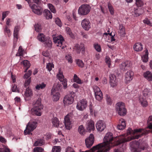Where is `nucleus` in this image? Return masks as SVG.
<instances>
[{
  "label": "nucleus",
  "instance_id": "obj_1",
  "mask_svg": "<svg viewBox=\"0 0 152 152\" xmlns=\"http://www.w3.org/2000/svg\"><path fill=\"white\" fill-rule=\"evenodd\" d=\"M150 132L152 133V130L151 131L145 129H135L133 131L131 129L129 128L127 131V135H129L128 137H125L123 136L118 138H113L112 133L108 132L106 134L104 138L103 142L96 145V150L100 146H102L101 148L102 149L107 147L106 150L110 149L111 147L132 140L138 139Z\"/></svg>",
  "mask_w": 152,
  "mask_h": 152
},
{
  "label": "nucleus",
  "instance_id": "obj_2",
  "mask_svg": "<svg viewBox=\"0 0 152 152\" xmlns=\"http://www.w3.org/2000/svg\"><path fill=\"white\" fill-rule=\"evenodd\" d=\"M43 108V105L41 103V100L38 98L35 102L33 105V108L31 109V114L38 116L41 115V110Z\"/></svg>",
  "mask_w": 152,
  "mask_h": 152
},
{
  "label": "nucleus",
  "instance_id": "obj_3",
  "mask_svg": "<svg viewBox=\"0 0 152 152\" xmlns=\"http://www.w3.org/2000/svg\"><path fill=\"white\" fill-rule=\"evenodd\" d=\"M130 145L132 152H140L142 150H145L147 145L146 143H145L140 145L137 141L136 140L130 142Z\"/></svg>",
  "mask_w": 152,
  "mask_h": 152
},
{
  "label": "nucleus",
  "instance_id": "obj_4",
  "mask_svg": "<svg viewBox=\"0 0 152 152\" xmlns=\"http://www.w3.org/2000/svg\"><path fill=\"white\" fill-rule=\"evenodd\" d=\"M37 122L35 120H31L26 126V129L24 131L25 135L32 134L31 133L36 128L37 125Z\"/></svg>",
  "mask_w": 152,
  "mask_h": 152
},
{
  "label": "nucleus",
  "instance_id": "obj_5",
  "mask_svg": "<svg viewBox=\"0 0 152 152\" xmlns=\"http://www.w3.org/2000/svg\"><path fill=\"white\" fill-rule=\"evenodd\" d=\"M151 91L150 90L148 89L145 88L144 90L143 91V94L145 97L142 96H140L139 98L140 102L143 107H146L147 105V102L146 99L145 97L147 96H149L151 95Z\"/></svg>",
  "mask_w": 152,
  "mask_h": 152
},
{
  "label": "nucleus",
  "instance_id": "obj_6",
  "mask_svg": "<svg viewBox=\"0 0 152 152\" xmlns=\"http://www.w3.org/2000/svg\"><path fill=\"white\" fill-rule=\"evenodd\" d=\"M116 109L119 115L124 116L126 114L127 110L125 104L121 102H118L116 105Z\"/></svg>",
  "mask_w": 152,
  "mask_h": 152
},
{
  "label": "nucleus",
  "instance_id": "obj_7",
  "mask_svg": "<svg viewBox=\"0 0 152 152\" xmlns=\"http://www.w3.org/2000/svg\"><path fill=\"white\" fill-rule=\"evenodd\" d=\"M75 95L74 92H71L69 94L65 96L63 99V103L64 106H68L72 104L74 101V98Z\"/></svg>",
  "mask_w": 152,
  "mask_h": 152
},
{
  "label": "nucleus",
  "instance_id": "obj_8",
  "mask_svg": "<svg viewBox=\"0 0 152 152\" xmlns=\"http://www.w3.org/2000/svg\"><path fill=\"white\" fill-rule=\"evenodd\" d=\"M38 39L40 41L44 42V45L46 47L51 48L52 42L49 38H45V35L42 33L40 34L37 37Z\"/></svg>",
  "mask_w": 152,
  "mask_h": 152
},
{
  "label": "nucleus",
  "instance_id": "obj_9",
  "mask_svg": "<svg viewBox=\"0 0 152 152\" xmlns=\"http://www.w3.org/2000/svg\"><path fill=\"white\" fill-rule=\"evenodd\" d=\"M90 7L87 4H83L80 7L78 10V13L80 15H86L90 11Z\"/></svg>",
  "mask_w": 152,
  "mask_h": 152
},
{
  "label": "nucleus",
  "instance_id": "obj_10",
  "mask_svg": "<svg viewBox=\"0 0 152 152\" xmlns=\"http://www.w3.org/2000/svg\"><path fill=\"white\" fill-rule=\"evenodd\" d=\"M57 76L58 80L62 82L64 88L65 89L67 88V79L64 78L63 72L61 69H59L57 75Z\"/></svg>",
  "mask_w": 152,
  "mask_h": 152
},
{
  "label": "nucleus",
  "instance_id": "obj_11",
  "mask_svg": "<svg viewBox=\"0 0 152 152\" xmlns=\"http://www.w3.org/2000/svg\"><path fill=\"white\" fill-rule=\"evenodd\" d=\"M53 40L54 43L57 46H59L60 48L59 49H63L64 47L63 45V43L64 41V39L62 36L59 35L56 37H54Z\"/></svg>",
  "mask_w": 152,
  "mask_h": 152
},
{
  "label": "nucleus",
  "instance_id": "obj_12",
  "mask_svg": "<svg viewBox=\"0 0 152 152\" xmlns=\"http://www.w3.org/2000/svg\"><path fill=\"white\" fill-rule=\"evenodd\" d=\"M87 106V102L86 99H83L78 102L76 107L80 110L82 111L85 109Z\"/></svg>",
  "mask_w": 152,
  "mask_h": 152
},
{
  "label": "nucleus",
  "instance_id": "obj_13",
  "mask_svg": "<svg viewBox=\"0 0 152 152\" xmlns=\"http://www.w3.org/2000/svg\"><path fill=\"white\" fill-rule=\"evenodd\" d=\"M30 6L32 9L33 12L34 13L39 15H42L43 10L41 7L37 6L35 4H33L31 6V5H30Z\"/></svg>",
  "mask_w": 152,
  "mask_h": 152
},
{
  "label": "nucleus",
  "instance_id": "obj_14",
  "mask_svg": "<svg viewBox=\"0 0 152 152\" xmlns=\"http://www.w3.org/2000/svg\"><path fill=\"white\" fill-rule=\"evenodd\" d=\"M106 125L105 122L102 120H99L97 121L96 124V127L98 131L101 132L105 128Z\"/></svg>",
  "mask_w": 152,
  "mask_h": 152
},
{
  "label": "nucleus",
  "instance_id": "obj_15",
  "mask_svg": "<svg viewBox=\"0 0 152 152\" xmlns=\"http://www.w3.org/2000/svg\"><path fill=\"white\" fill-rule=\"evenodd\" d=\"M94 142V137L93 134H91L89 137L85 140V143L86 147H90L93 144Z\"/></svg>",
  "mask_w": 152,
  "mask_h": 152
},
{
  "label": "nucleus",
  "instance_id": "obj_16",
  "mask_svg": "<svg viewBox=\"0 0 152 152\" xmlns=\"http://www.w3.org/2000/svg\"><path fill=\"white\" fill-rule=\"evenodd\" d=\"M74 50L76 51L77 53H79L81 51L82 53L83 54L84 53L85 48L84 45L83 44H80V45L76 44L73 48Z\"/></svg>",
  "mask_w": 152,
  "mask_h": 152
},
{
  "label": "nucleus",
  "instance_id": "obj_17",
  "mask_svg": "<svg viewBox=\"0 0 152 152\" xmlns=\"http://www.w3.org/2000/svg\"><path fill=\"white\" fill-rule=\"evenodd\" d=\"M81 24L82 27L85 30L88 31L91 28V23L87 19L85 18L83 20Z\"/></svg>",
  "mask_w": 152,
  "mask_h": 152
},
{
  "label": "nucleus",
  "instance_id": "obj_18",
  "mask_svg": "<svg viewBox=\"0 0 152 152\" xmlns=\"http://www.w3.org/2000/svg\"><path fill=\"white\" fill-rule=\"evenodd\" d=\"M131 66V64L130 62L129 61H126L123 62L120 64L119 67L121 69L124 71L128 69Z\"/></svg>",
  "mask_w": 152,
  "mask_h": 152
},
{
  "label": "nucleus",
  "instance_id": "obj_19",
  "mask_svg": "<svg viewBox=\"0 0 152 152\" xmlns=\"http://www.w3.org/2000/svg\"><path fill=\"white\" fill-rule=\"evenodd\" d=\"M64 124L65 127L68 130H69L72 128L71 121L68 115L64 118Z\"/></svg>",
  "mask_w": 152,
  "mask_h": 152
},
{
  "label": "nucleus",
  "instance_id": "obj_20",
  "mask_svg": "<svg viewBox=\"0 0 152 152\" xmlns=\"http://www.w3.org/2000/svg\"><path fill=\"white\" fill-rule=\"evenodd\" d=\"M86 128L88 131L94 130V123L91 120H88L86 123Z\"/></svg>",
  "mask_w": 152,
  "mask_h": 152
},
{
  "label": "nucleus",
  "instance_id": "obj_21",
  "mask_svg": "<svg viewBox=\"0 0 152 152\" xmlns=\"http://www.w3.org/2000/svg\"><path fill=\"white\" fill-rule=\"evenodd\" d=\"M110 83L111 86L113 87L116 86L117 84V81L116 80L115 76L113 74H110L109 76Z\"/></svg>",
  "mask_w": 152,
  "mask_h": 152
},
{
  "label": "nucleus",
  "instance_id": "obj_22",
  "mask_svg": "<svg viewBox=\"0 0 152 152\" xmlns=\"http://www.w3.org/2000/svg\"><path fill=\"white\" fill-rule=\"evenodd\" d=\"M96 99L100 101L103 98V95L102 91L98 87L96 86Z\"/></svg>",
  "mask_w": 152,
  "mask_h": 152
},
{
  "label": "nucleus",
  "instance_id": "obj_23",
  "mask_svg": "<svg viewBox=\"0 0 152 152\" xmlns=\"http://www.w3.org/2000/svg\"><path fill=\"white\" fill-rule=\"evenodd\" d=\"M51 93L53 95V101H57L59 100L60 97V94L56 91V89L53 88L51 90Z\"/></svg>",
  "mask_w": 152,
  "mask_h": 152
},
{
  "label": "nucleus",
  "instance_id": "obj_24",
  "mask_svg": "<svg viewBox=\"0 0 152 152\" xmlns=\"http://www.w3.org/2000/svg\"><path fill=\"white\" fill-rule=\"evenodd\" d=\"M133 75V73L132 71L129 70L127 72L125 75V80L126 83L130 82L132 79Z\"/></svg>",
  "mask_w": 152,
  "mask_h": 152
},
{
  "label": "nucleus",
  "instance_id": "obj_25",
  "mask_svg": "<svg viewBox=\"0 0 152 152\" xmlns=\"http://www.w3.org/2000/svg\"><path fill=\"white\" fill-rule=\"evenodd\" d=\"M19 26H15L14 31V43L15 44L18 39V33L19 31Z\"/></svg>",
  "mask_w": 152,
  "mask_h": 152
},
{
  "label": "nucleus",
  "instance_id": "obj_26",
  "mask_svg": "<svg viewBox=\"0 0 152 152\" xmlns=\"http://www.w3.org/2000/svg\"><path fill=\"white\" fill-rule=\"evenodd\" d=\"M134 50L136 51L139 52L143 49L142 45L140 42H137L133 46Z\"/></svg>",
  "mask_w": 152,
  "mask_h": 152
},
{
  "label": "nucleus",
  "instance_id": "obj_27",
  "mask_svg": "<svg viewBox=\"0 0 152 152\" xmlns=\"http://www.w3.org/2000/svg\"><path fill=\"white\" fill-rule=\"evenodd\" d=\"M45 142L44 140L42 139H38L35 142L34 144V146H42L45 144Z\"/></svg>",
  "mask_w": 152,
  "mask_h": 152
},
{
  "label": "nucleus",
  "instance_id": "obj_28",
  "mask_svg": "<svg viewBox=\"0 0 152 152\" xmlns=\"http://www.w3.org/2000/svg\"><path fill=\"white\" fill-rule=\"evenodd\" d=\"M32 95L33 92L32 90L29 87H27L26 89L24 94L26 98H27L30 97L32 96Z\"/></svg>",
  "mask_w": 152,
  "mask_h": 152
},
{
  "label": "nucleus",
  "instance_id": "obj_29",
  "mask_svg": "<svg viewBox=\"0 0 152 152\" xmlns=\"http://www.w3.org/2000/svg\"><path fill=\"white\" fill-rule=\"evenodd\" d=\"M121 124L118 125L117 129L119 130H122L125 128L126 126V124L124 120L122 119L120 121V123Z\"/></svg>",
  "mask_w": 152,
  "mask_h": 152
},
{
  "label": "nucleus",
  "instance_id": "obj_30",
  "mask_svg": "<svg viewBox=\"0 0 152 152\" xmlns=\"http://www.w3.org/2000/svg\"><path fill=\"white\" fill-rule=\"evenodd\" d=\"M144 77L148 81H152V73L149 71H147L144 73Z\"/></svg>",
  "mask_w": 152,
  "mask_h": 152
},
{
  "label": "nucleus",
  "instance_id": "obj_31",
  "mask_svg": "<svg viewBox=\"0 0 152 152\" xmlns=\"http://www.w3.org/2000/svg\"><path fill=\"white\" fill-rule=\"evenodd\" d=\"M44 15L47 19H51L52 16L50 11L48 10L45 9L44 11Z\"/></svg>",
  "mask_w": 152,
  "mask_h": 152
},
{
  "label": "nucleus",
  "instance_id": "obj_32",
  "mask_svg": "<svg viewBox=\"0 0 152 152\" xmlns=\"http://www.w3.org/2000/svg\"><path fill=\"white\" fill-rule=\"evenodd\" d=\"M52 126L55 127H58V124L60 122L58 119L57 118L54 117L52 119Z\"/></svg>",
  "mask_w": 152,
  "mask_h": 152
},
{
  "label": "nucleus",
  "instance_id": "obj_33",
  "mask_svg": "<svg viewBox=\"0 0 152 152\" xmlns=\"http://www.w3.org/2000/svg\"><path fill=\"white\" fill-rule=\"evenodd\" d=\"M78 131L79 133L81 135H84L85 134V130L84 127L83 125H81L79 126Z\"/></svg>",
  "mask_w": 152,
  "mask_h": 152
},
{
  "label": "nucleus",
  "instance_id": "obj_34",
  "mask_svg": "<svg viewBox=\"0 0 152 152\" xmlns=\"http://www.w3.org/2000/svg\"><path fill=\"white\" fill-rule=\"evenodd\" d=\"M147 128L150 129H152V116H149L148 118L147 122Z\"/></svg>",
  "mask_w": 152,
  "mask_h": 152
},
{
  "label": "nucleus",
  "instance_id": "obj_35",
  "mask_svg": "<svg viewBox=\"0 0 152 152\" xmlns=\"http://www.w3.org/2000/svg\"><path fill=\"white\" fill-rule=\"evenodd\" d=\"M145 54L142 57V59L143 62H146L148 61V52L147 49L145 50Z\"/></svg>",
  "mask_w": 152,
  "mask_h": 152
},
{
  "label": "nucleus",
  "instance_id": "obj_36",
  "mask_svg": "<svg viewBox=\"0 0 152 152\" xmlns=\"http://www.w3.org/2000/svg\"><path fill=\"white\" fill-rule=\"evenodd\" d=\"M23 64L24 66L26 67L24 71L26 72L30 66L29 62L27 60H25L23 61Z\"/></svg>",
  "mask_w": 152,
  "mask_h": 152
},
{
  "label": "nucleus",
  "instance_id": "obj_37",
  "mask_svg": "<svg viewBox=\"0 0 152 152\" xmlns=\"http://www.w3.org/2000/svg\"><path fill=\"white\" fill-rule=\"evenodd\" d=\"M133 13L134 14H133L134 15V16H137L141 15L142 14V11L141 9H136L134 10Z\"/></svg>",
  "mask_w": 152,
  "mask_h": 152
},
{
  "label": "nucleus",
  "instance_id": "obj_38",
  "mask_svg": "<svg viewBox=\"0 0 152 152\" xmlns=\"http://www.w3.org/2000/svg\"><path fill=\"white\" fill-rule=\"evenodd\" d=\"M46 85L44 83L37 85L35 88L37 90H39L40 89H43L46 87Z\"/></svg>",
  "mask_w": 152,
  "mask_h": 152
},
{
  "label": "nucleus",
  "instance_id": "obj_39",
  "mask_svg": "<svg viewBox=\"0 0 152 152\" xmlns=\"http://www.w3.org/2000/svg\"><path fill=\"white\" fill-rule=\"evenodd\" d=\"M24 51V50L21 46H20L18 50V51L17 53L16 56H22L23 55V53Z\"/></svg>",
  "mask_w": 152,
  "mask_h": 152
},
{
  "label": "nucleus",
  "instance_id": "obj_40",
  "mask_svg": "<svg viewBox=\"0 0 152 152\" xmlns=\"http://www.w3.org/2000/svg\"><path fill=\"white\" fill-rule=\"evenodd\" d=\"M4 32L5 34L7 35L9 37H10L11 34L10 31L7 26H6L4 30Z\"/></svg>",
  "mask_w": 152,
  "mask_h": 152
},
{
  "label": "nucleus",
  "instance_id": "obj_41",
  "mask_svg": "<svg viewBox=\"0 0 152 152\" xmlns=\"http://www.w3.org/2000/svg\"><path fill=\"white\" fill-rule=\"evenodd\" d=\"M73 79L75 82L78 84H81L82 83L81 80L76 74L74 75Z\"/></svg>",
  "mask_w": 152,
  "mask_h": 152
},
{
  "label": "nucleus",
  "instance_id": "obj_42",
  "mask_svg": "<svg viewBox=\"0 0 152 152\" xmlns=\"http://www.w3.org/2000/svg\"><path fill=\"white\" fill-rule=\"evenodd\" d=\"M61 150V148L59 146H54L52 148V152H59Z\"/></svg>",
  "mask_w": 152,
  "mask_h": 152
},
{
  "label": "nucleus",
  "instance_id": "obj_43",
  "mask_svg": "<svg viewBox=\"0 0 152 152\" xmlns=\"http://www.w3.org/2000/svg\"><path fill=\"white\" fill-rule=\"evenodd\" d=\"M76 61L77 64L79 67L83 68L84 66V63L82 60L80 59H77L76 60Z\"/></svg>",
  "mask_w": 152,
  "mask_h": 152
},
{
  "label": "nucleus",
  "instance_id": "obj_44",
  "mask_svg": "<svg viewBox=\"0 0 152 152\" xmlns=\"http://www.w3.org/2000/svg\"><path fill=\"white\" fill-rule=\"evenodd\" d=\"M46 67L48 71H50L52 69V68H54V65L53 63H48L46 65Z\"/></svg>",
  "mask_w": 152,
  "mask_h": 152
},
{
  "label": "nucleus",
  "instance_id": "obj_45",
  "mask_svg": "<svg viewBox=\"0 0 152 152\" xmlns=\"http://www.w3.org/2000/svg\"><path fill=\"white\" fill-rule=\"evenodd\" d=\"M44 149L40 147H36L34 148V152H43Z\"/></svg>",
  "mask_w": 152,
  "mask_h": 152
},
{
  "label": "nucleus",
  "instance_id": "obj_46",
  "mask_svg": "<svg viewBox=\"0 0 152 152\" xmlns=\"http://www.w3.org/2000/svg\"><path fill=\"white\" fill-rule=\"evenodd\" d=\"M66 31L67 33L72 38H74V36L72 33L71 30L69 27H67L66 28Z\"/></svg>",
  "mask_w": 152,
  "mask_h": 152
},
{
  "label": "nucleus",
  "instance_id": "obj_47",
  "mask_svg": "<svg viewBox=\"0 0 152 152\" xmlns=\"http://www.w3.org/2000/svg\"><path fill=\"white\" fill-rule=\"evenodd\" d=\"M144 23L146 24L149 26H152V23L151 22L148 18H146L143 21Z\"/></svg>",
  "mask_w": 152,
  "mask_h": 152
},
{
  "label": "nucleus",
  "instance_id": "obj_48",
  "mask_svg": "<svg viewBox=\"0 0 152 152\" xmlns=\"http://www.w3.org/2000/svg\"><path fill=\"white\" fill-rule=\"evenodd\" d=\"M108 7L110 14L113 15L114 13V9L112 6L111 4H109L108 5Z\"/></svg>",
  "mask_w": 152,
  "mask_h": 152
},
{
  "label": "nucleus",
  "instance_id": "obj_49",
  "mask_svg": "<svg viewBox=\"0 0 152 152\" xmlns=\"http://www.w3.org/2000/svg\"><path fill=\"white\" fill-rule=\"evenodd\" d=\"M35 30L37 32L40 31L41 29L40 25L38 24H36L34 26Z\"/></svg>",
  "mask_w": 152,
  "mask_h": 152
},
{
  "label": "nucleus",
  "instance_id": "obj_50",
  "mask_svg": "<svg viewBox=\"0 0 152 152\" xmlns=\"http://www.w3.org/2000/svg\"><path fill=\"white\" fill-rule=\"evenodd\" d=\"M0 152H10V149L6 146H4L3 148H0Z\"/></svg>",
  "mask_w": 152,
  "mask_h": 152
},
{
  "label": "nucleus",
  "instance_id": "obj_51",
  "mask_svg": "<svg viewBox=\"0 0 152 152\" xmlns=\"http://www.w3.org/2000/svg\"><path fill=\"white\" fill-rule=\"evenodd\" d=\"M48 6L50 11L53 13H55L56 12V10L54 6L51 4H49Z\"/></svg>",
  "mask_w": 152,
  "mask_h": 152
},
{
  "label": "nucleus",
  "instance_id": "obj_52",
  "mask_svg": "<svg viewBox=\"0 0 152 152\" xmlns=\"http://www.w3.org/2000/svg\"><path fill=\"white\" fill-rule=\"evenodd\" d=\"M56 23L59 27H61L62 26V24L61 20L58 18H56L55 19Z\"/></svg>",
  "mask_w": 152,
  "mask_h": 152
},
{
  "label": "nucleus",
  "instance_id": "obj_53",
  "mask_svg": "<svg viewBox=\"0 0 152 152\" xmlns=\"http://www.w3.org/2000/svg\"><path fill=\"white\" fill-rule=\"evenodd\" d=\"M136 4L139 7H141L143 5V2L141 0H136Z\"/></svg>",
  "mask_w": 152,
  "mask_h": 152
},
{
  "label": "nucleus",
  "instance_id": "obj_54",
  "mask_svg": "<svg viewBox=\"0 0 152 152\" xmlns=\"http://www.w3.org/2000/svg\"><path fill=\"white\" fill-rule=\"evenodd\" d=\"M31 78H30L25 80L24 83V86L26 88L27 87H28V86L31 83Z\"/></svg>",
  "mask_w": 152,
  "mask_h": 152
},
{
  "label": "nucleus",
  "instance_id": "obj_55",
  "mask_svg": "<svg viewBox=\"0 0 152 152\" xmlns=\"http://www.w3.org/2000/svg\"><path fill=\"white\" fill-rule=\"evenodd\" d=\"M66 58L68 61L69 63H70L72 62V58L70 55H67L66 56Z\"/></svg>",
  "mask_w": 152,
  "mask_h": 152
},
{
  "label": "nucleus",
  "instance_id": "obj_56",
  "mask_svg": "<svg viewBox=\"0 0 152 152\" xmlns=\"http://www.w3.org/2000/svg\"><path fill=\"white\" fill-rule=\"evenodd\" d=\"M106 63L108 65L109 67H110L111 65V61L110 58L107 56H106L105 58Z\"/></svg>",
  "mask_w": 152,
  "mask_h": 152
},
{
  "label": "nucleus",
  "instance_id": "obj_57",
  "mask_svg": "<svg viewBox=\"0 0 152 152\" xmlns=\"http://www.w3.org/2000/svg\"><path fill=\"white\" fill-rule=\"evenodd\" d=\"M96 50L99 52L101 51V48L100 45L98 44H96Z\"/></svg>",
  "mask_w": 152,
  "mask_h": 152
},
{
  "label": "nucleus",
  "instance_id": "obj_58",
  "mask_svg": "<svg viewBox=\"0 0 152 152\" xmlns=\"http://www.w3.org/2000/svg\"><path fill=\"white\" fill-rule=\"evenodd\" d=\"M106 100L108 104L111 105L112 104V102L111 99L109 96L107 95L106 97Z\"/></svg>",
  "mask_w": 152,
  "mask_h": 152
},
{
  "label": "nucleus",
  "instance_id": "obj_59",
  "mask_svg": "<svg viewBox=\"0 0 152 152\" xmlns=\"http://www.w3.org/2000/svg\"><path fill=\"white\" fill-rule=\"evenodd\" d=\"M12 91L13 92H19V91L17 88V86L16 85H14L12 87Z\"/></svg>",
  "mask_w": 152,
  "mask_h": 152
},
{
  "label": "nucleus",
  "instance_id": "obj_60",
  "mask_svg": "<svg viewBox=\"0 0 152 152\" xmlns=\"http://www.w3.org/2000/svg\"><path fill=\"white\" fill-rule=\"evenodd\" d=\"M66 152H75V151L72 148L68 147L66 149Z\"/></svg>",
  "mask_w": 152,
  "mask_h": 152
},
{
  "label": "nucleus",
  "instance_id": "obj_61",
  "mask_svg": "<svg viewBox=\"0 0 152 152\" xmlns=\"http://www.w3.org/2000/svg\"><path fill=\"white\" fill-rule=\"evenodd\" d=\"M112 33H104V35H107L108 34H109L110 35L111 37V41H112V42H113V41H115V39L114 38V37H113V36L112 35Z\"/></svg>",
  "mask_w": 152,
  "mask_h": 152
},
{
  "label": "nucleus",
  "instance_id": "obj_62",
  "mask_svg": "<svg viewBox=\"0 0 152 152\" xmlns=\"http://www.w3.org/2000/svg\"><path fill=\"white\" fill-rule=\"evenodd\" d=\"M8 13H9V12L8 11L4 12L2 13V20L3 21L4 20V19L6 17L8 14Z\"/></svg>",
  "mask_w": 152,
  "mask_h": 152
},
{
  "label": "nucleus",
  "instance_id": "obj_63",
  "mask_svg": "<svg viewBox=\"0 0 152 152\" xmlns=\"http://www.w3.org/2000/svg\"><path fill=\"white\" fill-rule=\"evenodd\" d=\"M42 54L45 57H48L50 55L48 51H43L42 53Z\"/></svg>",
  "mask_w": 152,
  "mask_h": 152
},
{
  "label": "nucleus",
  "instance_id": "obj_64",
  "mask_svg": "<svg viewBox=\"0 0 152 152\" xmlns=\"http://www.w3.org/2000/svg\"><path fill=\"white\" fill-rule=\"evenodd\" d=\"M82 152H95V146H93L92 148L89 151H82Z\"/></svg>",
  "mask_w": 152,
  "mask_h": 152
}]
</instances>
